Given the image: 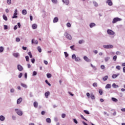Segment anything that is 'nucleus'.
I'll return each mask as SVG.
<instances>
[{"instance_id": "obj_1", "label": "nucleus", "mask_w": 125, "mask_h": 125, "mask_svg": "<svg viewBox=\"0 0 125 125\" xmlns=\"http://www.w3.org/2000/svg\"><path fill=\"white\" fill-rule=\"evenodd\" d=\"M71 57L72 59H74L76 62H81V61H82V59L79 57H76V54H73Z\"/></svg>"}, {"instance_id": "obj_2", "label": "nucleus", "mask_w": 125, "mask_h": 125, "mask_svg": "<svg viewBox=\"0 0 125 125\" xmlns=\"http://www.w3.org/2000/svg\"><path fill=\"white\" fill-rule=\"evenodd\" d=\"M15 112H16V114H17L18 116L23 115V111H22L20 109L15 108Z\"/></svg>"}, {"instance_id": "obj_3", "label": "nucleus", "mask_w": 125, "mask_h": 125, "mask_svg": "<svg viewBox=\"0 0 125 125\" xmlns=\"http://www.w3.org/2000/svg\"><path fill=\"white\" fill-rule=\"evenodd\" d=\"M120 21H122V19L118 17L114 18L112 21V23L113 24H115L117 23V22H119Z\"/></svg>"}, {"instance_id": "obj_4", "label": "nucleus", "mask_w": 125, "mask_h": 125, "mask_svg": "<svg viewBox=\"0 0 125 125\" xmlns=\"http://www.w3.org/2000/svg\"><path fill=\"white\" fill-rule=\"evenodd\" d=\"M64 37H65L66 39H67L68 40H69V41H71V40H72V36H71V35L69 34L68 33L65 32L64 34Z\"/></svg>"}, {"instance_id": "obj_5", "label": "nucleus", "mask_w": 125, "mask_h": 125, "mask_svg": "<svg viewBox=\"0 0 125 125\" xmlns=\"http://www.w3.org/2000/svg\"><path fill=\"white\" fill-rule=\"evenodd\" d=\"M107 33L108 35H110V36H114L115 35V32L111 29H107Z\"/></svg>"}, {"instance_id": "obj_6", "label": "nucleus", "mask_w": 125, "mask_h": 125, "mask_svg": "<svg viewBox=\"0 0 125 125\" xmlns=\"http://www.w3.org/2000/svg\"><path fill=\"white\" fill-rule=\"evenodd\" d=\"M103 47L104 48L109 49V48H113L114 47V46H113V45H111V44L104 45Z\"/></svg>"}, {"instance_id": "obj_7", "label": "nucleus", "mask_w": 125, "mask_h": 125, "mask_svg": "<svg viewBox=\"0 0 125 125\" xmlns=\"http://www.w3.org/2000/svg\"><path fill=\"white\" fill-rule=\"evenodd\" d=\"M18 70H19L20 72L22 71L23 70V66L20 64H18L17 66Z\"/></svg>"}, {"instance_id": "obj_8", "label": "nucleus", "mask_w": 125, "mask_h": 125, "mask_svg": "<svg viewBox=\"0 0 125 125\" xmlns=\"http://www.w3.org/2000/svg\"><path fill=\"white\" fill-rule=\"evenodd\" d=\"M31 43H34L35 44H38L39 43V42L37 40H35L34 39L32 40Z\"/></svg>"}, {"instance_id": "obj_9", "label": "nucleus", "mask_w": 125, "mask_h": 125, "mask_svg": "<svg viewBox=\"0 0 125 125\" xmlns=\"http://www.w3.org/2000/svg\"><path fill=\"white\" fill-rule=\"evenodd\" d=\"M83 59L84 60H85V61H86V62H91V60L88 59V58H87V57L86 56H84L83 57Z\"/></svg>"}, {"instance_id": "obj_10", "label": "nucleus", "mask_w": 125, "mask_h": 125, "mask_svg": "<svg viewBox=\"0 0 125 125\" xmlns=\"http://www.w3.org/2000/svg\"><path fill=\"white\" fill-rule=\"evenodd\" d=\"M106 3H108V5H109L110 6L113 5V2L111 0H107Z\"/></svg>"}, {"instance_id": "obj_11", "label": "nucleus", "mask_w": 125, "mask_h": 125, "mask_svg": "<svg viewBox=\"0 0 125 125\" xmlns=\"http://www.w3.org/2000/svg\"><path fill=\"white\" fill-rule=\"evenodd\" d=\"M95 26H96V24L94 22H91L89 24L90 28H93V27H95Z\"/></svg>"}, {"instance_id": "obj_12", "label": "nucleus", "mask_w": 125, "mask_h": 125, "mask_svg": "<svg viewBox=\"0 0 125 125\" xmlns=\"http://www.w3.org/2000/svg\"><path fill=\"white\" fill-rule=\"evenodd\" d=\"M120 76V73H118V74H113L112 76V79H116L118 78Z\"/></svg>"}, {"instance_id": "obj_13", "label": "nucleus", "mask_w": 125, "mask_h": 125, "mask_svg": "<svg viewBox=\"0 0 125 125\" xmlns=\"http://www.w3.org/2000/svg\"><path fill=\"white\" fill-rule=\"evenodd\" d=\"M22 100L23 99H22V98H19L17 101V104H20Z\"/></svg>"}, {"instance_id": "obj_14", "label": "nucleus", "mask_w": 125, "mask_h": 125, "mask_svg": "<svg viewBox=\"0 0 125 125\" xmlns=\"http://www.w3.org/2000/svg\"><path fill=\"white\" fill-rule=\"evenodd\" d=\"M62 2H63V3H65V4H66V5H69V0H62Z\"/></svg>"}, {"instance_id": "obj_15", "label": "nucleus", "mask_w": 125, "mask_h": 125, "mask_svg": "<svg viewBox=\"0 0 125 125\" xmlns=\"http://www.w3.org/2000/svg\"><path fill=\"white\" fill-rule=\"evenodd\" d=\"M58 20H59L58 17H55L53 20V23H57V22H58Z\"/></svg>"}, {"instance_id": "obj_16", "label": "nucleus", "mask_w": 125, "mask_h": 125, "mask_svg": "<svg viewBox=\"0 0 125 125\" xmlns=\"http://www.w3.org/2000/svg\"><path fill=\"white\" fill-rule=\"evenodd\" d=\"M46 122L48 124H51V119L49 118H47L46 119Z\"/></svg>"}, {"instance_id": "obj_17", "label": "nucleus", "mask_w": 125, "mask_h": 125, "mask_svg": "<svg viewBox=\"0 0 125 125\" xmlns=\"http://www.w3.org/2000/svg\"><path fill=\"white\" fill-rule=\"evenodd\" d=\"M13 56L15 57L16 58H17L18 56H19L20 54L19 53H14L13 54Z\"/></svg>"}, {"instance_id": "obj_18", "label": "nucleus", "mask_w": 125, "mask_h": 125, "mask_svg": "<svg viewBox=\"0 0 125 125\" xmlns=\"http://www.w3.org/2000/svg\"><path fill=\"white\" fill-rule=\"evenodd\" d=\"M5 120V117L3 116V115L0 116V121H1V122H3Z\"/></svg>"}, {"instance_id": "obj_19", "label": "nucleus", "mask_w": 125, "mask_h": 125, "mask_svg": "<svg viewBox=\"0 0 125 125\" xmlns=\"http://www.w3.org/2000/svg\"><path fill=\"white\" fill-rule=\"evenodd\" d=\"M17 13H14L13 16L12 17V19H14L15 18H18V16H17Z\"/></svg>"}, {"instance_id": "obj_20", "label": "nucleus", "mask_w": 125, "mask_h": 125, "mask_svg": "<svg viewBox=\"0 0 125 125\" xmlns=\"http://www.w3.org/2000/svg\"><path fill=\"white\" fill-rule=\"evenodd\" d=\"M49 94H50L49 91H47V92L45 93V96L46 98H48V96H49Z\"/></svg>"}, {"instance_id": "obj_21", "label": "nucleus", "mask_w": 125, "mask_h": 125, "mask_svg": "<svg viewBox=\"0 0 125 125\" xmlns=\"http://www.w3.org/2000/svg\"><path fill=\"white\" fill-rule=\"evenodd\" d=\"M21 85L22 86V87H24V88H27L28 87V86H27V85L26 84H24L23 83H21Z\"/></svg>"}, {"instance_id": "obj_22", "label": "nucleus", "mask_w": 125, "mask_h": 125, "mask_svg": "<svg viewBox=\"0 0 125 125\" xmlns=\"http://www.w3.org/2000/svg\"><path fill=\"white\" fill-rule=\"evenodd\" d=\"M90 97L92 100H94V99H95V97L94 96V95L93 94H91Z\"/></svg>"}, {"instance_id": "obj_23", "label": "nucleus", "mask_w": 125, "mask_h": 125, "mask_svg": "<svg viewBox=\"0 0 125 125\" xmlns=\"http://www.w3.org/2000/svg\"><path fill=\"white\" fill-rule=\"evenodd\" d=\"M22 14H23V15H26V14H27V10L25 9L22 10Z\"/></svg>"}, {"instance_id": "obj_24", "label": "nucleus", "mask_w": 125, "mask_h": 125, "mask_svg": "<svg viewBox=\"0 0 125 125\" xmlns=\"http://www.w3.org/2000/svg\"><path fill=\"white\" fill-rule=\"evenodd\" d=\"M111 84H107L105 86V88H111Z\"/></svg>"}, {"instance_id": "obj_25", "label": "nucleus", "mask_w": 125, "mask_h": 125, "mask_svg": "<svg viewBox=\"0 0 125 125\" xmlns=\"http://www.w3.org/2000/svg\"><path fill=\"white\" fill-rule=\"evenodd\" d=\"M107 80H108V76H107V75L104 76V77L103 78V81H104V82L107 81Z\"/></svg>"}, {"instance_id": "obj_26", "label": "nucleus", "mask_w": 125, "mask_h": 125, "mask_svg": "<svg viewBox=\"0 0 125 125\" xmlns=\"http://www.w3.org/2000/svg\"><path fill=\"white\" fill-rule=\"evenodd\" d=\"M112 86L113 87H114V88H118V87H119V85L116 84V83H114L112 84Z\"/></svg>"}, {"instance_id": "obj_27", "label": "nucleus", "mask_w": 125, "mask_h": 125, "mask_svg": "<svg viewBox=\"0 0 125 125\" xmlns=\"http://www.w3.org/2000/svg\"><path fill=\"white\" fill-rule=\"evenodd\" d=\"M111 100H112L113 102H118V99L114 97L111 98Z\"/></svg>"}, {"instance_id": "obj_28", "label": "nucleus", "mask_w": 125, "mask_h": 125, "mask_svg": "<svg viewBox=\"0 0 125 125\" xmlns=\"http://www.w3.org/2000/svg\"><path fill=\"white\" fill-rule=\"evenodd\" d=\"M37 27V25L36 24H33L32 25V28L33 29V30H36V28Z\"/></svg>"}, {"instance_id": "obj_29", "label": "nucleus", "mask_w": 125, "mask_h": 125, "mask_svg": "<svg viewBox=\"0 0 125 125\" xmlns=\"http://www.w3.org/2000/svg\"><path fill=\"white\" fill-rule=\"evenodd\" d=\"M35 108H38V102H35L33 104Z\"/></svg>"}, {"instance_id": "obj_30", "label": "nucleus", "mask_w": 125, "mask_h": 125, "mask_svg": "<svg viewBox=\"0 0 125 125\" xmlns=\"http://www.w3.org/2000/svg\"><path fill=\"white\" fill-rule=\"evenodd\" d=\"M3 19L5 20V21H7V17L5 16V15H3Z\"/></svg>"}, {"instance_id": "obj_31", "label": "nucleus", "mask_w": 125, "mask_h": 125, "mask_svg": "<svg viewBox=\"0 0 125 125\" xmlns=\"http://www.w3.org/2000/svg\"><path fill=\"white\" fill-rule=\"evenodd\" d=\"M4 48L2 46L0 47V53H1L2 52H3Z\"/></svg>"}, {"instance_id": "obj_32", "label": "nucleus", "mask_w": 125, "mask_h": 125, "mask_svg": "<svg viewBox=\"0 0 125 125\" xmlns=\"http://www.w3.org/2000/svg\"><path fill=\"white\" fill-rule=\"evenodd\" d=\"M109 60H110V57H105V58H104V61H105V62H108V61H109Z\"/></svg>"}, {"instance_id": "obj_33", "label": "nucleus", "mask_w": 125, "mask_h": 125, "mask_svg": "<svg viewBox=\"0 0 125 125\" xmlns=\"http://www.w3.org/2000/svg\"><path fill=\"white\" fill-rule=\"evenodd\" d=\"M37 49H38L39 52H40V53H41L42 52V48H41V46H38L37 47Z\"/></svg>"}, {"instance_id": "obj_34", "label": "nucleus", "mask_w": 125, "mask_h": 125, "mask_svg": "<svg viewBox=\"0 0 125 125\" xmlns=\"http://www.w3.org/2000/svg\"><path fill=\"white\" fill-rule=\"evenodd\" d=\"M51 1L53 3H55V4H57L58 1L57 0H51Z\"/></svg>"}, {"instance_id": "obj_35", "label": "nucleus", "mask_w": 125, "mask_h": 125, "mask_svg": "<svg viewBox=\"0 0 125 125\" xmlns=\"http://www.w3.org/2000/svg\"><path fill=\"white\" fill-rule=\"evenodd\" d=\"M46 76H47V78H48V79H50V78H51V74H50V73H47L46 74Z\"/></svg>"}, {"instance_id": "obj_36", "label": "nucleus", "mask_w": 125, "mask_h": 125, "mask_svg": "<svg viewBox=\"0 0 125 125\" xmlns=\"http://www.w3.org/2000/svg\"><path fill=\"white\" fill-rule=\"evenodd\" d=\"M83 112H84V113H85V114H86V115H89V114H90L89 111H88V110H84Z\"/></svg>"}, {"instance_id": "obj_37", "label": "nucleus", "mask_w": 125, "mask_h": 125, "mask_svg": "<svg viewBox=\"0 0 125 125\" xmlns=\"http://www.w3.org/2000/svg\"><path fill=\"white\" fill-rule=\"evenodd\" d=\"M14 92H15V89H14V88L10 89V93H14Z\"/></svg>"}, {"instance_id": "obj_38", "label": "nucleus", "mask_w": 125, "mask_h": 125, "mask_svg": "<svg viewBox=\"0 0 125 125\" xmlns=\"http://www.w3.org/2000/svg\"><path fill=\"white\" fill-rule=\"evenodd\" d=\"M45 83H46L47 84H48V85H49V86H51V84H50V83H48V81L45 80Z\"/></svg>"}, {"instance_id": "obj_39", "label": "nucleus", "mask_w": 125, "mask_h": 125, "mask_svg": "<svg viewBox=\"0 0 125 125\" xmlns=\"http://www.w3.org/2000/svg\"><path fill=\"white\" fill-rule=\"evenodd\" d=\"M99 93H100V95H102V94H103V90H102V89H100L99 90Z\"/></svg>"}, {"instance_id": "obj_40", "label": "nucleus", "mask_w": 125, "mask_h": 125, "mask_svg": "<svg viewBox=\"0 0 125 125\" xmlns=\"http://www.w3.org/2000/svg\"><path fill=\"white\" fill-rule=\"evenodd\" d=\"M64 53L65 58H67V57H68V56H69V54H68V53H67V52H64Z\"/></svg>"}, {"instance_id": "obj_41", "label": "nucleus", "mask_w": 125, "mask_h": 125, "mask_svg": "<svg viewBox=\"0 0 125 125\" xmlns=\"http://www.w3.org/2000/svg\"><path fill=\"white\" fill-rule=\"evenodd\" d=\"M117 55L114 56L113 57V61H117Z\"/></svg>"}, {"instance_id": "obj_42", "label": "nucleus", "mask_w": 125, "mask_h": 125, "mask_svg": "<svg viewBox=\"0 0 125 125\" xmlns=\"http://www.w3.org/2000/svg\"><path fill=\"white\" fill-rule=\"evenodd\" d=\"M93 4L96 7H97V6H98V4L96 2V1H94Z\"/></svg>"}, {"instance_id": "obj_43", "label": "nucleus", "mask_w": 125, "mask_h": 125, "mask_svg": "<svg viewBox=\"0 0 125 125\" xmlns=\"http://www.w3.org/2000/svg\"><path fill=\"white\" fill-rule=\"evenodd\" d=\"M83 42H84V41H83V40H80L79 41V44H82V43H83Z\"/></svg>"}, {"instance_id": "obj_44", "label": "nucleus", "mask_w": 125, "mask_h": 125, "mask_svg": "<svg viewBox=\"0 0 125 125\" xmlns=\"http://www.w3.org/2000/svg\"><path fill=\"white\" fill-rule=\"evenodd\" d=\"M28 54L29 55L30 58H33V55H32V53H31V52H29Z\"/></svg>"}, {"instance_id": "obj_45", "label": "nucleus", "mask_w": 125, "mask_h": 125, "mask_svg": "<svg viewBox=\"0 0 125 125\" xmlns=\"http://www.w3.org/2000/svg\"><path fill=\"white\" fill-rule=\"evenodd\" d=\"M93 86H94V87H97V83H93Z\"/></svg>"}, {"instance_id": "obj_46", "label": "nucleus", "mask_w": 125, "mask_h": 125, "mask_svg": "<svg viewBox=\"0 0 125 125\" xmlns=\"http://www.w3.org/2000/svg\"><path fill=\"white\" fill-rule=\"evenodd\" d=\"M38 73L37 72V71H33V74L32 76H37Z\"/></svg>"}, {"instance_id": "obj_47", "label": "nucleus", "mask_w": 125, "mask_h": 125, "mask_svg": "<svg viewBox=\"0 0 125 125\" xmlns=\"http://www.w3.org/2000/svg\"><path fill=\"white\" fill-rule=\"evenodd\" d=\"M22 76H23V73H20V74L19 75V79H21V78H22Z\"/></svg>"}, {"instance_id": "obj_48", "label": "nucleus", "mask_w": 125, "mask_h": 125, "mask_svg": "<svg viewBox=\"0 0 125 125\" xmlns=\"http://www.w3.org/2000/svg\"><path fill=\"white\" fill-rule=\"evenodd\" d=\"M16 42H20V38L18 37L16 38Z\"/></svg>"}, {"instance_id": "obj_49", "label": "nucleus", "mask_w": 125, "mask_h": 125, "mask_svg": "<svg viewBox=\"0 0 125 125\" xmlns=\"http://www.w3.org/2000/svg\"><path fill=\"white\" fill-rule=\"evenodd\" d=\"M66 26L67 27H68V28H71V23H70V22H68L66 24Z\"/></svg>"}, {"instance_id": "obj_50", "label": "nucleus", "mask_w": 125, "mask_h": 125, "mask_svg": "<svg viewBox=\"0 0 125 125\" xmlns=\"http://www.w3.org/2000/svg\"><path fill=\"white\" fill-rule=\"evenodd\" d=\"M7 3L8 4H11V0H7Z\"/></svg>"}, {"instance_id": "obj_51", "label": "nucleus", "mask_w": 125, "mask_h": 125, "mask_svg": "<svg viewBox=\"0 0 125 125\" xmlns=\"http://www.w3.org/2000/svg\"><path fill=\"white\" fill-rule=\"evenodd\" d=\"M80 116L81 117L82 119H83V120H84L85 121H86V122H87V120H86V119H85V118H84V117H83V115H81Z\"/></svg>"}, {"instance_id": "obj_52", "label": "nucleus", "mask_w": 125, "mask_h": 125, "mask_svg": "<svg viewBox=\"0 0 125 125\" xmlns=\"http://www.w3.org/2000/svg\"><path fill=\"white\" fill-rule=\"evenodd\" d=\"M101 69H102V70H104V69H105V65H102L101 66Z\"/></svg>"}, {"instance_id": "obj_53", "label": "nucleus", "mask_w": 125, "mask_h": 125, "mask_svg": "<svg viewBox=\"0 0 125 125\" xmlns=\"http://www.w3.org/2000/svg\"><path fill=\"white\" fill-rule=\"evenodd\" d=\"M116 68L117 69V70H121V66H120V65H117V66L116 67Z\"/></svg>"}, {"instance_id": "obj_54", "label": "nucleus", "mask_w": 125, "mask_h": 125, "mask_svg": "<svg viewBox=\"0 0 125 125\" xmlns=\"http://www.w3.org/2000/svg\"><path fill=\"white\" fill-rule=\"evenodd\" d=\"M66 117V114L62 113V118L63 119H64L65 117Z\"/></svg>"}, {"instance_id": "obj_55", "label": "nucleus", "mask_w": 125, "mask_h": 125, "mask_svg": "<svg viewBox=\"0 0 125 125\" xmlns=\"http://www.w3.org/2000/svg\"><path fill=\"white\" fill-rule=\"evenodd\" d=\"M73 122L75 123V124H78V121L76 119H73Z\"/></svg>"}, {"instance_id": "obj_56", "label": "nucleus", "mask_w": 125, "mask_h": 125, "mask_svg": "<svg viewBox=\"0 0 125 125\" xmlns=\"http://www.w3.org/2000/svg\"><path fill=\"white\" fill-rule=\"evenodd\" d=\"M116 54L117 55H121V52H120V51H117V52H116Z\"/></svg>"}, {"instance_id": "obj_57", "label": "nucleus", "mask_w": 125, "mask_h": 125, "mask_svg": "<svg viewBox=\"0 0 125 125\" xmlns=\"http://www.w3.org/2000/svg\"><path fill=\"white\" fill-rule=\"evenodd\" d=\"M74 47H75V45H73L70 46V48L72 50H75V49L74 48Z\"/></svg>"}, {"instance_id": "obj_58", "label": "nucleus", "mask_w": 125, "mask_h": 125, "mask_svg": "<svg viewBox=\"0 0 125 125\" xmlns=\"http://www.w3.org/2000/svg\"><path fill=\"white\" fill-rule=\"evenodd\" d=\"M35 61H36V60H35V59L33 58L32 59H31V62H32V63H33V64H34L35 63Z\"/></svg>"}, {"instance_id": "obj_59", "label": "nucleus", "mask_w": 125, "mask_h": 125, "mask_svg": "<svg viewBox=\"0 0 125 125\" xmlns=\"http://www.w3.org/2000/svg\"><path fill=\"white\" fill-rule=\"evenodd\" d=\"M8 28V27L7 26V25H4V30H7Z\"/></svg>"}, {"instance_id": "obj_60", "label": "nucleus", "mask_w": 125, "mask_h": 125, "mask_svg": "<svg viewBox=\"0 0 125 125\" xmlns=\"http://www.w3.org/2000/svg\"><path fill=\"white\" fill-rule=\"evenodd\" d=\"M25 59H26V61L28 62V61H29V56H25Z\"/></svg>"}, {"instance_id": "obj_61", "label": "nucleus", "mask_w": 125, "mask_h": 125, "mask_svg": "<svg viewBox=\"0 0 125 125\" xmlns=\"http://www.w3.org/2000/svg\"><path fill=\"white\" fill-rule=\"evenodd\" d=\"M29 96L30 97H33V93H32V92H30Z\"/></svg>"}, {"instance_id": "obj_62", "label": "nucleus", "mask_w": 125, "mask_h": 125, "mask_svg": "<svg viewBox=\"0 0 125 125\" xmlns=\"http://www.w3.org/2000/svg\"><path fill=\"white\" fill-rule=\"evenodd\" d=\"M12 119L14 121H15V120H16V116L13 115L12 116Z\"/></svg>"}, {"instance_id": "obj_63", "label": "nucleus", "mask_w": 125, "mask_h": 125, "mask_svg": "<svg viewBox=\"0 0 125 125\" xmlns=\"http://www.w3.org/2000/svg\"><path fill=\"white\" fill-rule=\"evenodd\" d=\"M54 121H55L56 122H58V119L57 118V117H55V118H54Z\"/></svg>"}, {"instance_id": "obj_64", "label": "nucleus", "mask_w": 125, "mask_h": 125, "mask_svg": "<svg viewBox=\"0 0 125 125\" xmlns=\"http://www.w3.org/2000/svg\"><path fill=\"white\" fill-rule=\"evenodd\" d=\"M45 114V111H42V112H41V114L42 115H44Z\"/></svg>"}]
</instances>
